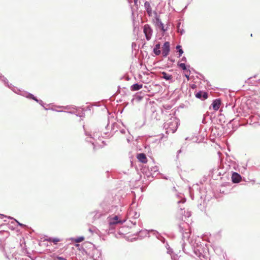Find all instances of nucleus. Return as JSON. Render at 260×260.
<instances>
[{"instance_id":"obj_1","label":"nucleus","mask_w":260,"mask_h":260,"mask_svg":"<svg viewBox=\"0 0 260 260\" xmlns=\"http://www.w3.org/2000/svg\"><path fill=\"white\" fill-rule=\"evenodd\" d=\"M178 119L176 117H173L164 123V127L166 130V133H174L177 128Z\"/></svg>"},{"instance_id":"obj_2","label":"nucleus","mask_w":260,"mask_h":260,"mask_svg":"<svg viewBox=\"0 0 260 260\" xmlns=\"http://www.w3.org/2000/svg\"><path fill=\"white\" fill-rule=\"evenodd\" d=\"M140 216L139 213H138L135 209L131 207L127 213V218L130 219V221L134 225L136 224V221L135 219H137Z\"/></svg>"},{"instance_id":"obj_3","label":"nucleus","mask_w":260,"mask_h":260,"mask_svg":"<svg viewBox=\"0 0 260 260\" xmlns=\"http://www.w3.org/2000/svg\"><path fill=\"white\" fill-rule=\"evenodd\" d=\"M15 93L20 94L21 95H23V96H25L28 99H32L35 101H36L37 102L39 103L42 106H43V102L42 100H38L34 95L30 93H28L27 92L25 91H13Z\"/></svg>"},{"instance_id":"obj_4","label":"nucleus","mask_w":260,"mask_h":260,"mask_svg":"<svg viewBox=\"0 0 260 260\" xmlns=\"http://www.w3.org/2000/svg\"><path fill=\"white\" fill-rule=\"evenodd\" d=\"M109 210L107 207L104 208L103 210H98L94 211V212L91 213V214L93 215V218L94 220H96L100 218L103 216L105 215V214L108 213Z\"/></svg>"},{"instance_id":"obj_5","label":"nucleus","mask_w":260,"mask_h":260,"mask_svg":"<svg viewBox=\"0 0 260 260\" xmlns=\"http://www.w3.org/2000/svg\"><path fill=\"white\" fill-rule=\"evenodd\" d=\"M144 33L145 34L146 39L147 41L151 39L152 35V29L150 25L146 24L144 26Z\"/></svg>"},{"instance_id":"obj_6","label":"nucleus","mask_w":260,"mask_h":260,"mask_svg":"<svg viewBox=\"0 0 260 260\" xmlns=\"http://www.w3.org/2000/svg\"><path fill=\"white\" fill-rule=\"evenodd\" d=\"M170 51V43L166 42L162 48V54L164 57H167Z\"/></svg>"},{"instance_id":"obj_7","label":"nucleus","mask_w":260,"mask_h":260,"mask_svg":"<svg viewBox=\"0 0 260 260\" xmlns=\"http://www.w3.org/2000/svg\"><path fill=\"white\" fill-rule=\"evenodd\" d=\"M195 96L197 98L204 101L208 98V93L206 91H199L195 93Z\"/></svg>"},{"instance_id":"obj_8","label":"nucleus","mask_w":260,"mask_h":260,"mask_svg":"<svg viewBox=\"0 0 260 260\" xmlns=\"http://www.w3.org/2000/svg\"><path fill=\"white\" fill-rule=\"evenodd\" d=\"M185 226H188V225L186 223H184V222L182 223L179 225L180 231L182 234V237L183 239H185V238L187 239L189 237V233L188 232H185V231L183 230V229L185 227Z\"/></svg>"},{"instance_id":"obj_9","label":"nucleus","mask_w":260,"mask_h":260,"mask_svg":"<svg viewBox=\"0 0 260 260\" xmlns=\"http://www.w3.org/2000/svg\"><path fill=\"white\" fill-rule=\"evenodd\" d=\"M125 221V220H121L119 219V218L117 216H115L113 218H110L109 220V224L110 226L113 225L114 224L119 223H123Z\"/></svg>"},{"instance_id":"obj_10","label":"nucleus","mask_w":260,"mask_h":260,"mask_svg":"<svg viewBox=\"0 0 260 260\" xmlns=\"http://www.w3.org/2000/svg\"><path fill=\"white\" fill-rule=\"evenodd\" d=\"M160 78L166 80V81H168L170 82H172L173 81V78L171 75H170L167 73L165 72H162L161 73Z\"/></svg>"},{"instance_id":"obj_11","label":"nucleus","mask_w":260,"mask_h":260,"mask_svg":"<svg viewBox=\"0 0 260 260\" xmlns=\"http://www.w3.org/2000/svg\"><path fill=\"white\" fill-rule=\"evenodd\" d=\"M232 180L233 183H239L241 180V176L238 173L234 172L232 176Z\"/></svg>"},{"instance_id":"obj_12","label":"nucleus","mask_w":260,"mask_h":260,"mask_svg":"<svg viewBox=\"0 0 260 260\" xmlns=\"http://www.w3.org/2000/svg\"><path fill=\"white\" fill-rule=\"evenodd\" d=\"M144 8L148 16H152L153 13L150 4L149 2H145V3H144Z\"/></svg>"},{"instance_id":"obj_13","label":"nucleus","mask_w":260,"mask_h":260,"mask_svg":"<svg viewBox=\"0 0 260 260\" xmlns=\"http://www.w3.org/2000/svg\"><path fill=\"white\" fill-rule=\"evenodd\" d=\"M220 105L221 100L219 99L214 100L212 103L213 109L215 111H217L219 109Z\"/></svg>"},{"instance_id":"obj_14","label":"nucleus","mask_w":260,"mask_h":260,"mask_svg":"<svg viewBox=\"0 0 260 260\" xmlns=\"http://www.w3.org/2000/svg\"><path fill=\"white\" fill-rule=\"evenodd\" d=\"M154 13L156 15V20L157 22V25L161 28V29L164 31H166V29L164 28V24L161 21L160 19L159 18V17L157 16L156 12H154Z\"/></svg>"},{"instance_id":"obj_15","label":"nucleus","mask_w":260,"mask_h":260,"mask_svg":"<svg viewBox=\"0 0 260 260\" xmlns=\"http://www.w3.org/2000/svg\"><path fill=\"white\" fill-rule=\"evenodd\" d=\"M137 158L140 162L143 163H146L147 160L146 155L144 153L138 154L137 155Z\"/></svg>"},{"instance_id":"obj_16","label":"nucleus","mask_w":260,"mask_h":260,"mask_svg":"<svg viewBox=\"0 0 260 260\" xmlns=\"http://www.w3.org/2000/svg\"><path fill=\"white\" fill-rule=\"evenodd\" d=\"M143 87L142 84L136 83L131 86V90L132 91H137L141 89Z\"/></svg>"},{"instance_id":"obj_17","label":"nucleus","mask_w":260,"mask_h":260,"mask_svg":"<svg viewBox=\"0 0 260 260\" xmlns=\"http://www.w3.org/2000/svg\"><path fill=\"white\" fill-rule=\"evenodd\" d=\"M85 135H88L90 136V139H92L93 140H96V139H99L101 137L99 133H94L92 135L91 134H88L87 132L85 131Z\"/></svg>"},{"instance_id":"obj_18","label":"nucleus","mask_w":260,"mask_h":260,"mask_svg":"<svg viewBox=\"0 0 260 260\" xmlns=\"http://www.w3.org/2000/svg\"><path fill=\"white\" fill-rule=\"evenodd\" d=\"M160 45L159 43H158L155 45L154 48H153V52L155 54V55H159L160 53Z\"/></svg>"},{"instance_id":"obj_19","label":"nucleus","mask_w":260,"mask_h":260,"mask_svg":"<svg viewBox=\"0 0 260 260\" xmlns=\"http://www.w3.org/2000/svg\"><path fill=\"white\" fill-rule=\"evenodd\" d=\"M0 80H2L6 86H7L8 87H9L10 88H12V86H11L12 85L9 84L8 80L4 76H2L1 73H0Z\"/></svg>"},{"instance_id":"obj_20","label":"nucleus","mask_w":260,"mask_h":260,"mask_svg":"<svg viewBox=\"0 0 260 260\" xmlns=\"http://www.w3.org/2000/svg\"><path fill=\"white\" fill-rule=\"evenodd\" d=\"M181 22H178L177 25V31L180 33L181 35H183L185 31L183 29H180V26L181 25Z\"/></svg>"},{"instance_id":"obj_21","label":"nucleus","mask_w":260,"mask_h":260,"mask_svg":"<svg viewBox=\"0 0 260 260\" xmlns=\"http://www.w3.org/2000/svg\"><path fill=\"white\" fill-rule=\"evenodd\" d=\"M46 240L49 241V242H52L54 244H57V243L59 241V239L58 238H49L48 239H46Z\"/></svg>"},{"instance_id":"obj_22","label":"nucleus","mask_w":260,"mask_h":260,"mask_svg":"<svg viewBox=\"0 0 260 260\" xmlns=\"http://www.w3.org/2000/svg\"><path fill=\"white\" fill-rule=\"evenodd\" d=\"M178 66L181 68L183 70H186V67L184 63H178Z\"/></svg>"},{"instance_id":"obj_23","label":"nucleus","mask_w":260,"mask_h":260,"mask_svg":"<svg viewBox=\"0 0 260 260\" xmlns=\"http://www.w3.org/2000/svg\"><path fill=\"white\" fill-rule=\"evenodd\" d=\"M84 237H79L75 239V241L77 243H79V242L83 241L84 240Z\"/></svg>"},{"instance_id":"obj_24","label":"nucleus","mask_w":260,"mask_h":260,"mask_svg":"<svg viewBox=\"0 0 260 260\" xmlns=\"http://www.w3.org/2000/svg\"><path fill=\"white\" fill-rule=\"evenodd\" d=\"M183 215L185 218L186 217H189L191 216V213L190 211H184Z\"/></svg>"},{"instance_id":"obj_25","label":"nucleus","mask_w":260,"mask_h":260,"mask_svg":"<svg viewBox=\"0 0 260 260\" xmlns=\"http://www.w3.org/2000/svg\"><path fill=\"white\" fill-rule=\"evenodd\" d=\"M62 108L66 110H71L72 109H74V107L72 106H67L64 107H62Z\"/></svg>"},{"instance_id":"obj_26","label":"nucleus","mask_w":260,"mask_h":260,"mask_svg":"<svg viewBox=\"0 0 260 260\" xmlns=\"http://www.w3.org/2000/svg\"><path fill=\"white\" fill-rule=\"evenodd\" d=\"M54 260H67L66 258L61 257V256H57Z\"/></svg>"},{"instance_id":"obj_27","label":"nucleus","mask_w":260,"mask_h":260,"mask_svg":"<svg viewBox=\"0 0 260 260\" xmlns=\"http://www.w3.org/2000/svg\"><path fill=\"white\" fill-rule=\"evenodd\" d=\"M186 202V199L185 198H183L180 201H178V204H179L180 203H184Z\"/></svg>"},{"instance_id":"obj_28","label":"nucleus","mask_w":260,"mask_h":260,"mask_svg":"<svg viewBox=\"0 0 260 260\" xmlns=\"http://www.w3.org/2000/svg\"><path fill=\"white\" fill-rule=\"evenodd\" d=\"M116 125H117V124L113 123L112 124V125L111 126L112 131H113V133H115L117 131V130H115V128H114Z\"/></svg>"},{"instance_id":"obj_29","label":"nucleus","mask_w":260,"mask_h":260,"mask_svg":"<svg viewBox=\"0 0 260 260\" xmlns=\"http://www.w3.org/2000/svg\"><path fill=\"white\" fill-rule=\"evenodd\" d=\"M178 52H179V56L178 57H180L182 55V54L183 53V51L182 49V48L179 49V50H178Z\"/></svg>"},{"instance_id":"obj_30","label":"nucleus","mask_w":260,"mask_h":260,"mask_svg":"<svg viewBox=\"0 0 260 260\" xmlns=\"http://www.w3.org/2000/svg\"><path fill=\"white\" fill-rule=\"evenodd\" d=\"M181 60L184 61V62H186L187 61V59H186V58L185 57V56H183L182 58H181Z\"/></svg>"},{"instance_id":"obj_31","label":"nucleus","mask_w":260,"mask_h":260,"mask_svg":"<svg viewBox=\"0 0 260 260\" xmlns=\"http://www.w3.org/2000/svg\"><path fill=\"white\" fill-rule=\"evenodd\" d=\"M189 75H190V71H189V73L188 74L185 75V76L187 79V80H189Z\"/></svg>"},{"instance_id":"obj_32","label":"nucleus","mask_w":260,"mask_h":260,"mask_svg":"<svg viewBox=\"0 0 260 260\" xmlns=\"http://www.w3.org/2000/svg\"><path fill=\"white\" fill-rule=\"evenodd\" d=\"M15 221L18 223V224L20 226H24V224H22V223H19V222L18 221H17L16 220H15Z\"/></svg>"},{"instance_id":"obj_33","label":"nucleus","mask_w":260,"mask_h":260,"mask_svg":"<svg viewBox=\"0 0 260 260\" xmlns=\"http://www.w3.org/2000/svg\"><path fill=\"white\" fill-rule=\"evenodd\" d=\"M120 132V133H121V134H125V129H121Z\"/></svg>"},{"instance_id":"obj_34","label":"nucleus","mask_w":260,"mask_h":260,"mask_svg":"<svg viewBox=\"0 0 260 260\" xmlns=\"http://www.w3.org/2000/svg\"><path fill=\"white\" fill-rule=\"evenodd\" d=\"M181 49V46H180V45H177V46H176V49H177L178 50H179V49Z\"/></svg>"},{"instance_id":"obj_35","label":"nucleus","mask_w":260,"mask_h":260,"mask_svg":"<svg viewBox=\"0 0 260 260\" xmlns=\"http://www.w3.org/2000/svg\"><path fill=\"white\" fill-rule=\"evenodd\" d=\"M87 141H89L88 140H87ZM89 141H90V142H91L92 143V144L94 146V147L95 146V144L94 142L93 141H91V140H90Z\"/></svg>"},{"instance_id":"obj_36","label":"nucleus","mask_w":260,"mask_h":260,"mask_svg":"<svg viewBox=\"0 0 260 260\" xmlns=\"http://www.w3.org/2000/svg\"><path fill=\"white\" fill-rule=\"evenodd\" d=\"M181 152V150L180 149L178 151H177V157H178V155L179 153H180Z\"/></svg>"},{"instance_id":"obj_37","label":"nucleus","mask_w":260,"mask_h":260,"mask_svg":"<svg viewBox=\"0 0 260 260\" xmlns=\"http://www.w3.org/2000/svg\"><path fill=\"white\" fill-rule=\"evenodd\" d=\"M183 208L182 207H180V214H183Z\"/></svg>"},{"instance_id":"obj_38","label":"nucleus","mask_w":260,"mask_h":260,"mask_svg":"<svg viewBox=\"0 0 260 260\" xmlns=\"http://www.w3.org/2000/svg\"><path fill=\"white\" fill-rule=\"evenodd\" d=\"M137 2H138V0H134V2L135 5L137 3Z\"/></svg>"},{"instance_id":"obj_39","label":"nucleus","mask_w":260,"mask_h":260,"mask_svg":"<svg viewBox=\"0 0 260 260\" xmlns=\"http://www.w3.org/2000/svg\"><path fill=\"white\" fill-rule=\"evenodd\" d=\"M1 217H2V218H3V217H5L4 215H1Z\"/></svg>"},{"instance_id":"obj_40","label":"nucleus","mask_w":260,"mask_h":260,"mask_svg":"<svg viewBox=\"0 0 260 260\" xmlns=\"http://www.w3.org/2000/svg\"><path fill=\"white\" fill-rule=\"evenodd\" d=\"M109 126H110V125L108 124L107 125V126H106V128H108V127H109Z\"/></svg>"},{"instance_id":"obj_41","label":"nucleus","mask_w":260,"mask_h":260,"mask_svg":"<svg viewBox=\"0 0 260 260\" xmlns=\"http://www.w3.org/2000/svg\"><path fill=\"white\" fill-rule=\"evenodd\" d=\"M89 231H90V232H92V231H91V229H89Z\"/></svg>"}]
</instances>
